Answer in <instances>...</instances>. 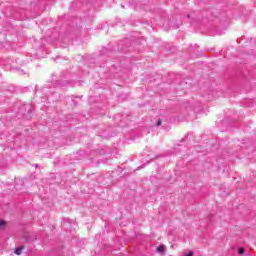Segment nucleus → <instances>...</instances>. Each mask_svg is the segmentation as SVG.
Returning a JSON list of instances; mask_svg holds the SVG:
<instances>
[{"label":"nucleus","mask_w":256,"mask_h":256,"mask_svg":"<svg viewBox=\"0 0 256 256\" xmlns=\"http://www.w3.org/2000/svg\"><path fill=\"white\" fill-rule=\"evenodd\" d=\"M157 252L164 255L165 254V245L158 246L157 247Z\"/></svg>","instance_id":"obj_1"},{"label":"nucleus","mask_w":256,"mask_h":256,"mask_svg":"<svg viewBox=\"0 0 256 256\" xmlns=\"http://www.w3.org/2000/svg\"><path fill=\"white\" fill-rule=\"evenodd\" d=\"M5 225H7V223L4 220H0V229H4Z\"/></svg>","instance_id":"obj_2"},{"label":"nucleus","mask_w":256,"mask_h":256,"mask_svg":"<svg viewBox=\"0 0 256 256\" xmlns=\"http://www.w3.org/2000/svg\"><path fill=\"white\" fill-rule=\"evenodd\" d=\"M22 251H23V248H16L15 254L16 255H21Z\"/></svg>","instance_id":"obj_3"},{"label":"nucleus","mask_w":256,"mask_h":256,"mask_svg":"<svg viewBox=\"0 0 256 256\" xmlns=\"http://www.w3.org/2000/svg\"><path fill=\"white\" fill-rule=\"evenodd\" d=\"M238 253L239 255H243V253H245V250L243 248H239Z\"/></svg>","instance_id":"obj_4"},{"label":"nucleus","mask_w":256,"mask_h":256,"mask_svg":"<svg viewBox=\"0 0 256 256\" xmlns=\"http://www.w3.org/2000/svg\"><path fill=\"white\" fill-rule=\"evenodd\" d=\"M161 125H162V121H161V119H159L158 122H157V126L161 127Z\"/></svg>","instance_id":"obj_5"}]
</instances>
